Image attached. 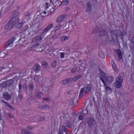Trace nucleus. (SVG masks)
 Wrapping results in <instances>:
<instances>
[{
  "label": "nucleus",
  "mask_w": 134,
  "mask_h": 134,
  "mask_svg": "<svg viewBox=\"0 0 134 134\" xmlns=\"http://www.w3.org/2000/svg\"><path fill=\"white\" fill-rule=\"evenodd\" d=\"M99 30V27L98 26H97L94 28L92 30V33L93 34H96Z\"/></svg>",
  "instance_id": "nucleus-24"
},
{
  "label": "nucleus",
  "mask_w": 134,
  "mask_h": 134,
  "mask_svg": "<svg viewBox=\"0 0 134 134\" xmlns=\"http://www.w3.org/2000/svg\"><path fill=\"white\" fill-rule=\"evenodd\" d=\"M30 15V13L29 12H26L24 13V15L25 16H27Z\"/></svg>",
  "instance_id": "nucleus-50"
},
{
  "label": "nucleus",
  "mask_w": 134,
  "mask_h": 134,
  "mask_svg": "<svg viewBox=\"0 0 134 134\" xmlns=\"http://www.w3.org/2000/svg\"><path fill=\"white\" fill-rule=\"evenodd\" d=\"M19 14V13L18 12H16L15 13H13V15L11 19V20L13 18V20H12V21H13V22L15 21L18 18V16Z\"/></svg>",
  "instance_id": "nucleus-14"
},
{
  "label": "nucleus",
  "mask_w": 134,
  "mask_h": 134,
  "mask_svg": "<svg viewBox=\"0 0 134 134\" xmlns=\"http://www.w3.org/2000/svg\"><path fill=\"white\" fill-rule=\"evenodd\" d=\"M12 110H13L14 109V108L13 106L10 105L9 104V105H8V106Z\"/></svg>",
  "instance_id": "nucleus-52"
},
{
  "label": "nucleus",
  "mask_w": 134,
  "mask_h": 134,
  "mask_svg": "<svg viewBox=\"0 0 134 134\" xmlns=\"http://www.w3.org/2000/svg\"><path fill=\"white\" fill-rule=\"evenodd\" d=\"M82 77V75H77L72 78L71 79V81H76L79 79H81Z\"/></svg>",
  "instance_id": "nucleus-18"
},
{
  "label": "nucleus",
  "mask_w": 134,
  "mask_h": 134,
  "mask_svg": "<svg viewBox=\"0 0 134 134\" xmlns=\"http://www.w3.org/2000/svg\"><path fill=\"white\" fill-rule=\"evenodd\" d=\"M69 1L68 0H62V1H60V4H59L58 6L62 5L63 6L69 3Z\"/></svg>",
  "instance_id": "nucleus-20"
},
{
  "label": "nucleus",
  "mask_w": 134,
  "mask_h": 134,
  "mask_svg": "<svg viewBox=\"0 0 134 134\" xmlns=\"http://www.w3.org/2000/svg\"><path fill=\"white\" fill-rule=\"evenodd\" d=\"M94 120L92 118H90L88 122V124L90 128L92 129L94 125Z\"/></svg>",
  "instance_id": "nucleus-9"
},
{
  "label": "nucleus",
  "mask_w": 134,
  "mask_h": 134,
  "mask_svg": "<svg viewBox=\"0 0 134 134\" xmlns=\"http://www.w3.org/2000/svg\"><path fill=\"white\" fill-rule=\"evenodd\" d=\"M117 53L118 56V59L120 60H121L122 58V54L121 51L119 50H117Z\"/></svg>",
  "instance_id": "nucleus-19"
},
{
  "label": "nucleus",
  "mask_w": 134,
  "mask_h": 134,
  "mask_svg": "<svg viewBox=\"0 0 134 134\" xmlns=\"http://www.w3.org/2000/svg\"><path fill=\"white\" fill-rule=\"evenodd\" d=\"M3 98L6 100H10L12 99L11 95L8 92H4L3 94Z\"/></svg>",
  "instance_id": "nucleus-8"
},
{
  "label": "nucleus",
  "mask_w": 134,
  "mask_h": 134,
  "mask_svg": "<svg viewBox=\"0 0 134 134\" xmlns=\"http://www.w3.org/2000/svg\"><path fill=\"white\" fill-rule=\"evenodd\" d=\"M2 102L3 103L5 104L7 106L9 105V104L7 102H5L4 100H2Z\"/></svg>",
  "instance_id": "nucleus-49"
},
{
  "label": "nucleus",
  "mask_w": 134,
  "mask_h": 134,
  "mask_svg": "<svg viewBox=\"0 0 134 134\" xmlns=\"http://www.w3.org/2000/svg\"><path fill=\"white\" fill-rule=\"evenodd\" d=\"M78 69L77 67L74 68H72L71 70V72L72 73L75 72Z\"/></svg>",
  "instance_id": "nucleus-37"
},
{
  "label": "nucleus",
  "mask_w": 134,
  "mask_h": 134,
  "mask_svg": "<svg viewBox=\"0 0 134 134\" xmlns=\"http://www.w3.org/2000/svg\"><path fill=\"white\" fill-rule=\"evenodd\" d=\"M16 36H17V35L14 36L11 39L9 40L7 43H6L5 44L4 46L5 49H4L3 51H4L6 48H7L13 43L14 41L16 39Z\"/></svg>",
  "instance_id": "nucleus-5"
},
{
  "label": "nucleus",
  "mask_w": 134,
  "mask_h": 134,
  "mask_svg": "<svg viewBox=\"0 0 134 134\" xmlns=\"http://www.w3.org/2000/svg\"><path fill=\"white\" fill-rule=\"evenodd\" d=\"M60 33H59L58 34H55V35L52 36V38L53 39H56L58 38V36H60Z\"/></svg>",
  "instance_id": "nucleus-35"
},
{
  "label": "nucleus",
  "mask_w": 134,
  "mask_h": 134,
  "mask_svg": "<svg viewBox=\"0 0 134 134\" xmlns=\"http://www.w3.org/2000/svg\"><path fill=\"white\" fill-rule=\"evenodd\" d=\"M68 126L70 129H72V126L70 125H68Z\"/></svg>",
  "instance_id": "nucleus-60"
},
{
  "label": "nucleus",
  "mask_w": 134,
  "mask_h": 134,
  "mask_svg": "<svg viewBox=\"0 0 134 134\" xmlns=\"http://www.w3.org/2000/svg\"><path fill=\"white\" fill-rule=\"evenodd\" d=\"M91 8H88L87 7L86 8V12H87L89 13H90L91 12Z\"/></svg>",
  "instance_id": "nucleus-42"
},
{
  "label": "nucleus",
  "mask_w": 134,
  "mask_h": 134,
  "mask_svg": "<svg viewBox=\"0 0 134 134\" xmlns=\"http://www.w3.org/2000/svg\"><path fill=\"white\" fill-rule=\"evenodd\" d=\"M13 18L10 20L9 22L4 26V29L5 30V31L7 32L10 30L14 26V24L12 20Z\"/></svg>",
  "instance_id": "nucleus-4"
},
{
  "label": "nucleus",
  "mask_w": 134,
  "mask_h": 134,
  "mask_svg": "<svg viewBox=\"0 0 134 134\" xmlns=\"http://www.w3.org/2000/svg\"><path fill=\"white\" fill-rule=\"evenodd\" d=\"M71 80L70 79H66L63 81V83L64 85H66L71 83Z\"/></svg>",
  "instance_id": "nucleus-21"
},
{
  "label": "nucleus",
  "mask_w": 134,
  "mask_h": 134,
  "mask_svg": "<svg viewBox=\"0 0 134 134\" xmlns=\"http://www.w3.org/2000/svg\"><path fill=\"white\" fill-rule=\"evenodd\" d=\"M65 10L66 11H68L70 10V8L69 7H67L66 8Z\"/></svg>",
  "instance_id": "nucleus-57"
},
{
  "label": "nucleus",
  "mask_w": 134,
  "mask_h": 134,
  "mask_svg": "<svg viewBox=\"0 0 134 134\" xmlns=\"http://www.w3.org/2000/svg\"><path fill=\"white\" fill-rule=\"evenodd\" d=\"M18 96L19 98L20 99H21L23 98V96L22 95L20 94V93H19V95Z\"/></svg>",
  "instance_id": "nucleus-48"
},
{
  "label": "nucleus",
  "mask_w": 134,
  "mask_h": 134,
  "mask_svg": "<svg viewBox=\"0 0 134 134\" xmlns=\"http://www.w3.org/2000/svg\"><path fill=\"white\" fill-rule=\"evenodd\" d=\"M42 38L41 36H36V41H39L42 40Z\"/></svg>",
  "instance_id": "nucleus-40"
},
{
  "label": "nucleus",
  "mask_w": 134,
  "mask_h": 134,
  "mask_svg": "<svg viewBox=\"0 0 134 134\" xmlns=\"http://www.w3.org/2000/svg\"><path fill=\"white\" fill-rule=\"evenodd\" d=\"M44 120V118L43 117H42L39 118L38 119V121H42L43 120Z\"/></svg>",
  "instance_id": "nucleus-47"
},
{
  "label": "nucleus",
  "mask_w": 134,
  "mask_h": 134,
  "mask_svg": "<svg viewBox=\"0 0 134 134\" xmlns=\"http://www.w3.org/2000/svg\"><path fill=\"white\" fill-rule=\"evenodd\" d=\"M53 25V24H51L49 25L47 27L44 29L43 30L42 33V34H44V33L45 34L46 33L50 30L51 28L52 27Z\"/></svg>",
  "instance_id": "nucleus-11"
},
{
  "label": "nucleus",
  "mask_w": 134,
  "mask_h": 134,
  "mask_svg": "<svg viewBox=\"0 0 134 134\" xmlns=\"http://www.w3.org/2000/svg\"><path fill=\"white\" fill-rule=\"evenodd\" d=\"M59 0H56V1L53 3L54 6L55 7L59 3Z\"/></svg>",
  "instance_id": "nucleus-45"
},
{
  "label": "nucleus",
  "mask_w": 134,
  "mask_h": 134,
  "mask_svg": "<svg viewBox=\"0 0 134 134\" xmlns=\"http://www.w3.org/2000/svg\"><path fill=\"white\" fill-rule=\"evenodd\" d=\"M19 20V18H18L15 21L13 22L14 26L15 25L16 27L18 29H19L21 27L23 26V22H18Z\"/></svg>",
  "instance_id": "nucleus-6"
},
{
  "label": "nucleus",
  "mask_w": 134,
  "mask_h": 134,
  "mask_svg": "<svg viewBox=\"0 0 134 134\" xmlns=\"http://www.w3.org/2000/svg\"><path fill=\"white\" fill-rule=\"evenodd\" d=\"M42 94L41 92H39L36 93V97L39 99H40L41 98Z\"/></svg>",
  "instance_id": "nucleus-33"
},
{
  "label": "nucleus",
  "mask_w": 134,
  "mask_h": 134,
  "mask_svg": "<svg viewBox=\"0 0 134 134\" xmlns=\"http://www.w3.org/2000/svg\"><path fill=\"white\" fill-rule=\"evenodd\" d=\"M37 107L38 108H39V109H43V107H42V105H39Z\"/></svg>",
  "instance_id": "nucleus-55"
},
{
  "label": "nucleus",
  "mask_w": 134,
  "mask_h": 134,
  "mask_svg": "<svg viewBox=\"0 0 134 134\" xmlns=\"http://www.w3.org/2000/svg\"><path fill=\"white\" fill-rule=\"evenodd\" d=\"M41 64L43 67L45 68L48 66V63L45 61L42 62Z\"/></svg>",
  "instance_id": "nucleus-29"
},
{
  "label": "nucleus",
  "mask_w": 134,
  "mask_h": 134,
  "mask_svg": "<svg viewBox=\"0 0 134 134\" xmlns=\"http://www.w3.org/2000/svg\"><path fill=\"white\" fill-rule=\"evenodd\" d=\"M9 115L11 118H13V114H9Z\"/></svg>",
  "instance_id": "nucleus-54"
},
{
  "label": "nucleus",
  "mask_w": 134,
  "mask_h": 134,
  "mask_svg": "<svg viewBox=\"0 0 134 134\" xmlns=\"http://www.w3.org/2000/svg\"><path fill=\"white\" fill-rule=\"evenodd\" d=\"M46 4L47 6H48L49 5V3H46Z\"/></svg>",
  "instance_id": "nucleus-63"
},
{
  "label": "nucleus",
  "mask_w": 134,
  "mask_h": 134,
  "mask_svg": "<svg viewBox=\"0 0 134 134\" xmlns=\"http://www.w3.org/2000/svg\"><path fill=\"white\" fill-rule=\"evenodd\" d=\"M29 87L30 91H32L34 90V87L32 83H30L29 84Z\"/></svg>",
  "instance_id": "nucleus-32"
},
{
  "label": "nucleus",
  "mask_w": 134,
  "mask_h": 134,
  "mask_svg": "<svg viewBox=\"0 0 134 134\" xmlns=\"http://www.w3.org/2000/svg\"><path fill=\"white\" fill-rule=\"evenodd\" d=\"M23 87L24 91L26 92H27V83H24Z\"/></svg>",
  "instance_id": "nucleus-30"
},
{
  "label": "nucleus",
  "mask_w": 134,
  "mask_h": 134,
  "mask_svg": "<svg viewBox=\"0 0 134 134\" xmlns=\"http://www.w3.org/2000/svg\"><path fill=\"white\" fill-rule=\"evenodd\" d=\"M58 134H63V133L59 132L58 133Z\"/></svg>",
  "instance_id": "nucleus-62"
},
{
  "label": "nucleus",
  "mask_w": 134,
  "mask_h": 134,
  "mask_svg": "<svg viewBox=\"0 0 134 134\" xmlns=\"http://www.w3.org/2000/svg\"><path fill=\"white\" fill-rule=\"evenodd\" d=\"M29 132L27 130H22L21 131V133L23 134H27L29 133Z\"/></svg>",
  "instance_id": "nucleus-38"
},
{
  "label": "nucleus",
  "mask_w": 134,
  "mask_h": 134,
  "mask_svg": "<svg viewBox=\"0 0 134 134\" xmlns=\"http://www.w3.org/2000/svg\"><path fill=\"white\" fill-rule=\"evenodd\" d=\"M8 68V67H5L4 66L3 67H1V69L0 70H1V69H7Z\"/></svg>",
  "instance_id": "nucleus-56"
},
{
  "label": "nucleus",
  "mask_w": 134,
  "mask_h": 134,
  "mask_svg": "<svg viewBox=\"0 0 134 134\" xmlns=\"http://www.w3.org/2000/svg\"><path fill=\"white\" fill-rule=\"evenodd\" d=\"M125 76L124 73L123 72H122L118 76L123 79Z\"/></svg>",
  "instance_id": "nucleus-36"
},
{
  "label": "nucleus",
  "mask_w": 134,
  "mask_h": 134,
  "mask_svg": "<svg viewBox=\"0 0 134 134\" xmlns=\"http://www.w3.org/2000/svg\"><path fill=\"white\" fill-rule=\"evenodd\" d=\"M22 84L20 82L18 85L19 89L18 93H19L21 92V90L22 89Z\"/></svg>",
  "instance_id": "nucleus-39"
},
{
  "label": "nucleus",
  "mask_w": 134,
  "mask_h": 134,
  "mask_svg": "<svg viewBox=\"0 0 134 134\" xmlns=\"http://www.w3.org/2000/svg\"><path fill=\"white\" fill-rule=\"evenodd\" d=\"M111 63L112 64V67L114 70L116 71L117 70L116 66L115 63L114 61L113 60H112Z\"/></svg>",
  "instance_id": "nucleus-27"
},
{
  "label": "nucleus",
  "mask_w": 134,
  "mask_h": 134,
  "mask_svg": "<svg viewBox=\"0 0 134 134\" xmlns=\"http://www.w3.org/2000/svg\"><path fill=\"white\" fill-rule=\"evenodd\" d=\"M101 74L102 76L100 77V79L105 86H106V85L104 81V79L105 80L106 82L108 83H111L114 80V78L113 76H106V73L102 71H101Z\"/></svg>",
  "instance_id": "nucleus-1"
},
{
  "label": "nucleus",
  "mask_w": 134,
  "mask_h": 134,
  "mask_svg": "<svg viewBox=\"0 0 134 134\" xmlns=\"http://www.w3.org/2000/svg\"><path fill=\"white\" fill-rule=\"evenodd\" d=\"M13 79L14 78H13L1 83L0 84V90H2V89L3 88L8 87L11 85L13 82Z\"/></svg>",
  "instance_id": "nucleus-3"
},
{
  "label": "nucleus",
  "mask_w": 134,
  "mask_h": 134,
  "mask_svg": "<svg viewBox=\"0 0 134 134\" xmlns=\"http://www.w3.org/2000/svg\"><path fill=\"white\" fill-rule=\"evenodd\" d=\"M27 128L29 130H31L34 128V127L32 126H28L27 127Z\"/></svg>",
  "instance_id": "nucleus-51"
},
{
  "label": "nucleus",
  "mask_w": 134,
  "mask_h": 134,
  "mask_svg": "<svg viewBox=\"0 0 134 134\" xmlns=\"http://www.w3.org/2000/svg\"><path fill=\"white\" fill-rule=\"evenodd\" d=\"M88 112L87 110L84 109L82 110V112H81L80 114V115L78 119L80 120H82L84 117V114H87L88 113Z\"/></svg>",
  "instance_id": "nucleus-10"
},
{
  "label": "nucleus",
  "mask_w": 134,
  "mask_h": 134,
  "mask_svg": "<svg viewBox=\"0 0 134 134\" xmlns=\"http://www.w3.org/2000/svg\"><path fill=\"white\" fill-rule=\"evenodd\" d=\"M105 86V88L106 93L108 94H110L112 92V90L111 88L107 86Z\"/></svg>",
  "instance_id": "nucleus-26"
},
{
  "label": "nucleus",
  "mask_w": 134,
  "mask_h": 134,
  "mask_svg": "<svg viewBox=\"0 0 134 134\" xmlns=\"http://www.w3.org/2000/svg\"><path fill=\"white\" fill-rule=\"evenodd\" d=\"M65 54V53L63 52L61 53L60 54V58H63L64 57Z\"/></svg>",
  "instance_id": "nucleus-46"
},
{
  "label": "nucleus",
  "mask_w": 134,
  "mask_h": 134,
  "mask_svg": "<svg viewBox=\"0 0 134 134\" xmlns=\"http://www.w3.org/2000/svg\"><path fill=\"white\" fill-rule=\"evenodd\" d=\"M107 34L106 31L103 29L101 30L99 32V34L101 36H105Z\"/></svg>",
  "instance_id": "nucleus-23"
},
{
  "label": "nucleus",
  "mask_w": 134,
  "mask_h": 134,
  "mask_svg": "<svg viewBox=\"0 0 134 134\" xmlns=\"http://www.w3.org/2000/svg\"><path fill=\"white\" fill-rule=\"evenodd\" d=\"M2 118V115L0 112V120H1V118Z\"/></svg>",
  "instance_id": "nucleus-61"
},
{
  "label": "nucleus",
  "mask_w": 134,
  "mask_h": 134,
  "mask_svg": "<svg viewBox=\"0 0 134 134\" xmlns=\"http://www.w3.org/2000/svg\"><path fill=\"white\" fill-rule=\"evenodd\" d=\"M66 129L65 126L64 125H61L59 127V132L62 133H63V132H66L68 131L66 130Z\"/></svg>",
  "instance_id": "nucleus-16"
},
{
  "label": "nucleus",
  "mask_w": 134,
  "mask_h": 134,
  "mask_svg": "<svg viewBox=\"0 0 134 134\" xmlns=\"http://www.w3.org/2000/svg\"><path fill=\"white\" fill-rule=\"evenodd\" d=\"M42 107L43 109H45V108L49 109L50 108V107L49 105L47 104L42 105Z\"/></svg>",
  "instance_id": "nucleus-43"
},
{
  "label": "nucleus",
  "mask_w": 134,
  "mask_h": 134,
  "mask_svg": "<svg viewBox=\"0 0 134 134\" xmlns=\"http://www.w3.org/2000/svg\"><path fill=\"white\" fill-rule=\"evenodd\" d=\"M70 102L71 103V105L73 103V101L72 99H71L70 100Z\"/></svg>",
  "instance_id": "nucleus-59"
},
{
  "label": "nucleus",
  "mask_w": 134,
  "mask_h": 134,
  "mask_svg": "<svg viewBox=\"0 0 134 134\" xmlns=\"http://www.w3.org/2000/svg\"><path fill=\"white\" fill-rule=\"evenodd\" d=\"M61 26V24H59L58 25L55 26V28L57 29V30H58L60 29Z\"/></svg>",
  "instance_id": "nucleus-44"
},
{
  "label": "nucleus",
  "mask_w": 134,
  "mask_h": 134,
  "mask_svg": "<svg viewBox=\"0 0 134 134\" xmlns=\"http://www.w3.org/2000/svg\"><path fill=\"white\" fill-rule=\"evenodd\" d=\"M51 65L53 68H55L57 65V61L54 60L52 61L51 63Z\"/></svg>",
  "instance_id": "nucleus-34"
},
{
  "label": "nucleus",
  "mask_w": 134,
  "mask_h": 134,
  "mask_svg": "<svg viewBox=\"0 0 134 134\" xmlns=\"http://www.w3.org/2000/svg\"><path fill=\"white\" fill-rule=\"evenodd\" d=\"M123 79L118 76L116 79V81L118 82L121 83L123 82Z\"/></svg>",
  "instance_id": "nucleus-31"
},
{
  "label": "nucleus",
  "mask_w": 134,
  "mask_h": 134,
  "mask_svg": "<svg viewBox=\"0 0 134 134\" xmlns=\"http://www.w3.org/2000/svg\"><path fill=\"white\" fill-rule=\"evenodd\" d=\"M66 50L68 52H69L70 51V49L68 47Z\"/></svg>",
  "instance_id": "nucleus-58"
},
{
  "label": "nucleus",
  "mask_w": 134,
  "mask_h": 134,
  "mask_svg": "<svg viewBox=\"0 0 134 134\" xmlns=\"http://www.w3.org/2000/svg\"><path fill=\"white\" fill-rule=\"evenodd\" d=\"M92 4L91 2H88L87 4V7L88 8H92Z\"/></svg>",
  "instance_id": "nucleus-41"
},
{
  "label": "nucleus",
  "mask_w": 134,
  "mask_h": 134,
  "mask_svg": "<svg viewBox=\"0 0 134 134\" xmlns=\"http://www.w3.org/2000/svg\"><path fill=\"white\" fill-rule=\"evenodd\" d=\"M99 56L102 58H105V55L104 53L102 51H100L99 52Z\"/></svg>",
  "instance_id": "nucleus-28"
},
{
  "label": "nucleus",
  "mask_w": 134,
  "mask_h": 134,
  "mask_svg": "<svg viewBox=\"0 0 134 134\" xmlns=\"http://www.w3.org/2000/svg\"><path fill=\"white\" fill-rule=\"evenodd\" d=\"M43 100H46V101H49V98H45L43 99Z\"/></svg>",
  "instance_id": "nucleus-53"
},
{
  "label": "nucleus",
  "mask_w": 134,
  "mask_h": 134,
  "mask_svg": "<svg viewBox=\"0 0 134 134\" xmlns=\"http://www.w3.org/2000/svg\"><path fill=\"white\" fill-rule=\"evenodd\" d=\"M41 66L37 64L35 65L33 67V69L36 72L40 71L41 70Z\"/></svg>",
  "instance_id": "nucleus-17"
},
{
  "label": "nucleus",
  "mask_w": 134,
  "mask_h": 134,
  "mask_svg": "<svg viewBox=\"0 0 134 134\" xmlns=\"http://www.w3.org/2000/svg\"><path fill=\"white\" fill-rule=\"evenodd\" d=\"M91 90V86L89 84L86 85L84 87L81 88L79 94L80 97L83 96V93L86 94L90 93Z\"/></svg>",
  "instance_id": "nucleus-2"
},
{
  "label": "nucleus",
  "mask_w": 134,
  "mask_h": 134,
  "mask_svg": "<svg viewBox=\"0 0 134 134\" xmlns=\"http://www.w3.org/2000/svg\"><path fill=\"white\" fill-rule=\"evenodd\" d=\"M66 16L65 15L62 14L60 15L58 18L56 20V22L57 23H59L61 21L65 19V16Z\"/></svg>",
  "instance_id": "nucleus-12"
},
{
  "label": "nucleus",
  "mask_w": 134,
  "mask_h": 134,
  "mask_svg": "<svg viewBox=\"0 0 134 134\" xmlns=\"http://www.w3.org/2000/svg\"><path fill=\"white\" fill-rule=\"evenodd\" d=\"M42 48H43V46L40 45L38 44H36L32 46V48H35L36 51L38 52H40L42 50Z\"/></svg>",
  "instance_id": "nucleus-7"
},
{
  "label": "nucleus",
  "mask_w": 134,
  "mask_h": 134,
  "mask_svg": "<svg viewBox=\"0 0 134 134\" xmlns=\"http://www.w3.org/2000/svg\"><path fill=\"white\" fill-rule=\"evenodd\" d=\"M69 39V37L68 36H64L61 37L60 40L62 42H64L66 40H67Z\"/></svg>",
  "instance_id": "nucleus-25"
},
{
  "label": "nucleus",
  "mask_w": 134,
  "mask_h": 134,
  "mask_svg": "<svg viewBox=\"0 0 134 134\" xmlns=\"http://www.w3.org/2000/svg\"><path fill=\"white\" fill-rule=\"evenodd\" d=\"M130 42L129 47L131 51H133L134 48V37H133L130 40Z\"/></svg>",
  "instance_id": "nucleus-13"
},
{
  "label": "nucleus",
  "mask_w": 134,
  "mask_h": 134,
  "mask_svg": "<svg viewBox=\"0 0 134 134\" xmlns=\"http://www.w3.org/2000/svg\"><path fill=\"white\" fill-rule=\"evenodd\" d=\"M121 32L118 30H111V34L115 36H120V35L119 34V33Z\"/></svg>",
  "instance_id": "nucleus-15"
},
{
  "label": "nucleus",
  "mask_w": 134,
  "mask_h": 134,
  "mask_svg": "<svg viewBox=\"0 0 134 134\" xmlns=\"http://www.w3.org/2000/svg\"><path fill=\"white\" fill-rule=\"evenodd\" d=\"M122 85L121 83L116 81L115 83V86L117 88H120L121 87Z\"/></svg>",
  "instance_id": "nucleus-22"
},
{
  "label": "nucleus",
  "mask_w": 134,
  "mask_h": 134,
  "mask_svg": "<svg viewBox=\"0 0 134 134\" xmlns=\"http://www.w3.org/2000/svg\"><path fill=\"white\" fill-rule=\"evenodd\" d=\"M65 133H66V134H69L68 133V131H66V132Z\"/></svg>",
  "instance_id": "nucleus-64"
}]
</instances>
